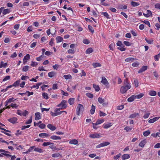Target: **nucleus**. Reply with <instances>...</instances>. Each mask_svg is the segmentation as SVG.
<instances>
[{
  "label": "nucleus",
  "mask_w": 160,
  "mask_h": 160,
  "mask_svg": "<svg viewBox=\"0 0 160 160\" xmlns=\"http://www.w3.org/2000/svg\"><path fill=\"white\" fill-rule=\"evenodd\" d=\"M84 110V107L82 105L79 104L77 108V114L78 115H79L81 112H82Z\"/></svg>",
  "instance_id": "nucleus-1"
},
{
  "label": "nucleus",
  "mask_w": 160,
  "mask_h": 160,
  "mask_svg": "<svg viewBox=\"0 0 160 160\" xmlns=\"http://www.w3.org/2000/svg\"><path fill=\"white\" fill-rule=\"evenodd\" d=\"M67 101L62 100L60 104L57 106L58 107H61V109H64L66 108L67 107Z\"/></svg>",
  "instance_id": "nucleus-2"
},
{
  "label": "nucleus",
  "mask_w": 160,
  "mask_h": 160,
  "mask_svg": "<svg viewBox=\"0 0 160 160\" xmlns=\"http://www.w3.org/2000/svg\"><path fill=\"white\" fill-rule=\"evenodd\" d=\"M110 144V143L108 142H106L101 143L97 145L96 148H100L102 147L107 146Z\"/></svg>",
  "instance_id": "nucleus-3"
},
{
  "label": "nucleus",
  "mask_w": 160,
  "mask_h": 160,
  "mask_svg": "<svg viewBox=\"0 0 160 160\" xmlns=\"http://www.w3.org/2000/svg\"><path fill=\"white\" fill-rule=\"evenodd\" d=\"M124 86L127 88L129 89L131 88V84L128 82V80L126 78L124 81Z\"/></svg>",
  "instance_id": "nucleus-4"
},
{
  "label": "nucleus",
  "mask_w": 160,
  "mask_h": 160,
  "mask_svg": "<svg viewBox=\"0 0 160 160\" xmlns=\"http://www.w3.org/2000/svg\"><path fill=\"white\" fill-rule=\"evenodd\" d=\"M129 89L123 86L121 87L120 92L122 93L123 94L125 93Z\"/></svg>",
  "instance_id": "nucleus-5"
},
{
  "label": "nucleus",
  "mask_w": 160,
  "mask_h": 160,
  "mask_svg": "<svg viewBox=\"0 0 160 160\" xmlns=\"http://www.w3.org/2000/svg\"><path fill=\"white\" fill-rule=\"evenodd\" d=\"M30 59V55L29 54H27L24 58L23 62L24 64L27 62V60Z\"/></svg>",
  "instance_id": "nucleus-6"
},
{
  "label": "nucleus",
  "mask_w": 160,
  "mask_h": 160,
  "mask_svg": "<svg viewBox=\"0 0 160 160\" xmlns=\"http://www.w3.org/2000/svg\"><path fill=\"white\" fill-rule=\"evenodd\" d=\"M101 82L103 84L106 85H107L108 84L107 80L106 78L104 77H102Z\"/></svg>",
  "instance_id": "nucleus-7"
},
{
  "label": "nucleus",
  "mask_w": 160,
  "mask_h": 160,
  "mask_svg": "<svg viewBox=\"0 0 160 160\" xmlns=\"http://www.w3.org/2000/svg\"><path fill=\"white\" fill-rule=\"evenodd\" d=\"M159 118V117H156L149 120L148 122L150 123H153L158 120Z\"/></svg>",
  "instance_id": "nucleus-8"
},
{
  "label": "nucleus",
  "mask_w": 160,
  "mask_h": 160,
  "mask_svg": "<svg viewBox=\"0 0 160 160\" xmlns=\"http://www.w3.org/2000/svg\"><path fill=\"white\" fill-rule=\"evenodd\" d=\"M137 59L136 58H134L132 57H129L126 58L125 61L127 62H133L134 60H136Z\"/></svg>",
  "instance_id": "nucleus-9"
},
{
  "label": "nucleus",
  "mask_w": 160,
  "mask_h": 160,
  "mask_svg": "<svg viewBox=\"0 0 160 160\" xmlns=\"http://www.w3.org/2000/svg\"><path fill=\"white\" fill-rule=\"evenodd\" d=\"M78 141L76 139H72L69 142V143L71 144L77 145L78 143Z\"/></svg>",
  "instance_id": "nucleus-10"
},
{
  "label": "nucleus",
  "mask_w": 160,
  "mask_h": 160,
  "mask_svg": "<svg viewBox=\"0 0 160 160\" xmlns=\"http://www.w3.org/2000/svg\"><path fill=\"white\" fill-rule=\"evenodd\" d=\"M90 137L92 138H99L101 137L100 135L98 133H94L91 134Z\"/></svg>",
  "instance_id": "nucleus-11"
},
{
  "label": "nucleus",
  "mask_w": 160,
  "mask_h": 160,
  "mask_svg": "<svg viewBox=\"0 0 160 160\" xmlns=\"http://www.w3.org/2000/svg\"><path fill=\"white\" fill-rule=\"evenodd\" d=\"M147 69V66H143L138 71L139 73H141Z\"/></svg>",
  "instance_id": "nucleus-12"
},
{
  "label": "nucleus",
  "mask_w": 160,
  "mask_h": 160,
  "mask_svg": "<svg viewBox=\"0 0 160 160\" xmlns=\"http://www.w3.org/2000/svg\"><path fill=\"white\" fill-rule=\"evenodd\" d=\"M147 142L146 139H144L141 141L139 144V146L143 148L144 146V145Z\"/></svg>",
  "instance_id": "nucleus-13"
},
{
  "label": "nucleus",
  "mask_w": 160,
  "mask_h": 160,
  "mask_svg": "<svg viewBox=\"0 0 160 160\" xmlns=\"http://www.w3.org/2000/svg\"><path fill=\"white\" fill-rule=\"evenodd\" d=\"M47 127L52 131H54L56 129V128L54 126H53L52 124H49L47 126Z\"/></svg>",
  "instance_id": "nucleus-14"
},
{
  "label": "nucleus",
  "mask_w": 160,
  "mask_h": 160,
  "mask_svg": "<svg viewBox=\"0 0 160 160\" xmlns=\"http://www.w3.org/2000/svg\"><path fill=\"white\" fill-rule=\"evenodd\" d=\"M52 156L53 158H58L60 157L61 158L62 157V155L59 153H55L52 154Z\"/></svg>",
  "instance_id": "nucleus-15"
},
{
  "label": "nucleus",
  "mask_w": 160,
  "mask_h": 160,
  "mask_svg": "<svg viewBox=\"0 0 160 160\" xmlns=\"http://www.w3.org/2000/svg\"><path fill=\"white\" fill-rule=\"evenodd\" d=\"M130 158V155L128 154H124L122 155V160L127 159Z\"/></svg>",
  "instance_id": "nucleus-16"
},
{
  "label": "nucleus",
  "mask_w": 160,
  "mask_h": 160,
  "mask_svg": "<svg viewBox=\"0 0 160 160\" xmlns=\"http://www.w3.org/2000/svg\"><path fill=\"white\" fill-rule=\"evenodd\" d=\"M35 120H38L41 118L40 113L39 112H37L35 113Z\"/></svg>",
  "instance_id": "nucleus-17"
},
{
  "label": "nucleus",
  "mask_w": 160,
  "mask_h": 160,
  "mask_svg": "<svg viewBox=\"0 0 160 160\" xmlns=\"http://www.w3.org/2000/svg\"><path fill=\"white\" fill-rule=\"evenodd\" d=\"M95 106H94L93 104H92V106L91 109L90 110V113L92 115L93 114L95 111Z\"/></svg>",
  "instance_id": "nucleus-18"
},
{
  "label": "nucleus",
  "mask_w": 160,
  "mask_h": 160,
  "mask_svg": "<svg viewBox=\"0 0 160 160\" xmlns=\"http://www.w3.org/2000/svg\"><path fill=\"white\" fill-rule=\"evenodd\" d=\"M135 95L131 96L130 98H128V102H132L135 99Z\"/></svg>",
  "instance_id": "nucleus-19"
},
{
  "label": "nucleus",
  "mask_w": 160,
  "mask_h": 160,
  "mask_svg": "<svg viewBox=\"0 0 160 160\" xmlns=\"http://www.w3.org/2000/svg\"><path fill=\"white\" fill-rule=\"evenodd\" d=\"M34 151L37 152L39 153H42L43 152V150L42 149L38 147H35V148L34 149Z\"/></svg>",
  "instance_id": "nucleus-20"
},
{
  "label": "nucleus",
  "mask_w": 160,
  "mask_h": 160,
  "mask_svg": "<svg viewBox=\"0 0 160 160\" xmlns=\"http://www.w3.org/2000/svg\"><path fill=\"white\" fill-rule=\"evenodd\" d=\"M56 73L54 72H51L48 74V76L50 78H52L56 75Z\"/></svg>",
  "instance_id": "nucleus-21"
},
{
  "label": "nucleus",
  "mask_w": 160,
  "mask_h": 160,
  "mask_svg": "<svg viewBox=\"0 0 160 160\" xmlns=\"http://www.w3.org/2000/svg\"><path fill=\"white\" fill-rule=\"evenodd\" d=\"M17 120V119L16 117H13L12 118L10 119L9 121L11 122L14 123L16 122Z\"/></svg>",
  "instance_id": "nucleus-22"
},
{
  "label": "nucleus",
  "mask_w": 160,
  "mask_h": 160,
  "mask_svg": "<svg viewBox=\"0 0 160 160\" xmlns=\"http://www.w3.org/2000/svg\"><path fill=\"white\" fill-rule=\"evenodd\" d=\"M50 138L53 140H60L61 138L59 136H52L50 137Z\"/></svg>",
  "instance_id": "nucleus-23"
},
{
  "label": "nucleus",
  "mask_w": 160,
  "mask_h": 160,
  "mask_svg": "<svg viewBox=\"0 0 160 160\" xmlns=\"http://www.w3.org/2000/svg\"><path fill=\"white\" fill-rule=\"evenodd\" d=\"M112 124L111 123H108L106 124H104L103 127L104 128H108L112 125Z\"/></svg>",
  "instance_id": "nucleus-24"
},
{
  "label": "nucleus",
  "mask_w": 160,
  "mask_h": 160,
  "mask_svg": "<svg viewBox=\"0 0 160 160\" xmlns=\"http://www.w3.org/2000/svg\"><path fill=\"white\" fill-rule=\"evenodd\" d=\"M7 65H8V63L7 62L4 63L3 61H2L0 62V68H1L3 67L5 68L6 67V66Z\"/></svg>",
  "instance_id": "nucleus-25"
},
{
  "label": "nucleus",
  "mask_w": 160,
  "mask_h": 160,
  "mask_svg": "<svg viewBox=\"0 0 160 160\" xmlns=\"http://www.w3.org/2000/svg\"><path fill=\"white\" fill-rule=\"evenodd\" d=\"M56 39L57 43L61 42L63 40L62 38L60 36L57 37Z\"/></svg>",
  "instance_id": "nucleus-26"
},
{
  "label": "nucleus",
  "mask_w": 160,
  "mask_h": 160,
  "mask_svg": "<svg viewBox=\"0 0 160 160\" xmlns=\"http://www.w3.org/2000/svg\"><path fill=\"white\" fill-rule=\"evenodd\" d=\"M10 12V10L8 9H3L2 11V13L3 15H5L9 13Z\"/></svg>",
  "instance_id": "nucleus-27"
},
{
  "label": "nucleus",
  "mask_w": 160,
  "mask_h": 160,
  "mask_svg": "<svg viewBox=\"0 0 160 160\" xmlns=\"http://www.w3.org/2000/svg\"><path fill=\"white\" fill-rule=\"evenodd\" d=\"M21 82V80L20 79L14 82L13 85L14 87L18 86L20 84Z\"/></svg>",
  "instance_id": "nucleus-28"
},
{
  "label": "nucleus",
  "mask_w": 160,
  "mask_h": 160,
  "mask_svg": "<svg viewBox=\"0 0 160 160\" xmlns=\"http://www.w3.org/2000/svg\"><path fill=\"white\" fill-rule=\"evenodd\" d=\"M42 83L41 82L38 83L36 85H33L31 87V88H35L37 89H38L39 88V87L42 84Z\"/></svg>",
  "instance_id": "nucleus-29"
},
{
  "label": "nucleus",
  "mask_w": 160,
  "mask_h": 160,
  "mask_svg": "<svg viewBox=\"0 0 160 160\" xmlns=\"http://www.w3.org/2000/svg\"><path fill=\"white\" fill-rule=\"evenodd\" d=\"M139 115V114L138 113H133L131 115H130L129 117V118H135L137 116H138Z\"/></svg>",
  "instance_id": "nucleus-30"
},
{
  "label": "nucleus",
  "mask_w": 160,
  "mask_h": 160,
  "mask_svg": "<svg viewBox=\"0 0 160 160\" xmlns=\"http://www.w3.org/2000/svg\"><path fill=\"white\" fill-rule=\"evenodd\" d=\"M131 4L133 7H136L140 5V3L137 2L132 1L131 2Z\"/></svg>",
  "instance_id": "nucleus-31"
},
{
  "label": "nucleus",
  "mask_w": 160,
  "mask_h": 160,
  "mask_svg": "<svg viewBox=\"0 0 160 160\" xmlns=\"http://www.w3.org/2000/svg\"><path fill=\"white\" fill-rule=\"evenodd\" d=\"M74 98H70L68 100V102L70 105H72L74 103Z\"/></svg>",
  "instance_id": "nucleus-32"
},
{
  "label": "nucleus",
  "mask_w": 160,
  "mask_h": 160,
  "mask_svg": "<svg viewBox=\"0 0 160 160\" xmlns=\"http://www.w3.org/2000/svg\"><path fill=\"white\" fill-rule=\"evenodd\" d=\"M98 101L100 103L102 104L103 105H104V103H103L104 101V99L102 98L99 97L98 98Z\"/></svg>",
  "instance_id": "nucleus-33"
},
{
  "label": "nucleus",
  "mask_w": 160,
  "mask_h": 160,
  "mask_svg": "<svg viewBox=\"0 0 160 160\" xmlns=\"http://www.w3.org/2000/svg\"><path fill=\"white\" fill-rule=\"evenodd\" d=\"M93 87L96 91L98 92L99 91L100 88L98 85L95 84H93Z\"/></svg>",
  "instance_id": "nucleus-34"
},
{
  "label": "nucleus",
  "mask_w": 160,
  "mask_h": 160,
  "mask_svg": "<svg viewBox=\"0 0 160 160\" xmlns=\"http://www.w3.org/2000/svg\"><path fill=\"white\" fill-rule=\"evenodd\" d=\"M115 46V44L113 42L112 43L109 45L110 49L112 50H113Z\"/></svg>",
  "instance_id": "nucleus-35"
},
{
  "label": "nucleus",
  "mask_w": 160,
  "mask_h": 160,
  "mask_svg": "<svg viewBox=\"0 0 160 160\" xmlns=\"http://www.w3.org/2000/svg\"><path fill=\"white\" fill-rule=\"evenodd\" d=\"M63 77L66 80L71 79L72 78V76L70 74L64 75Z\"/></svg>",
  "instance_id": "nucleus-36"
},
{
  "label": "nucleus",
  "mask_w": 160,
  "mask_h": 160,
  "mask_svg": "<svg viewBox=\"0 0 160 160\" xmlns=\"http://www.w3.org/2000/svg\"><path fill=\"white\" fill-rule=\"evenodd\" d=\"M149 94L151 96H154L156 95V92L155 91H151L149 92Z\"/></svg>",
  "instance_id": "nucleus-37"
},
{
  "label": "nucleus",
  "mask_w": 160,
  "mask_h": 160,
  "mask_svg": "<svg viewBox=\"0 0 160 160\" xmlns=\"http://www.w3.org/2000/svg\"><path fill=\"white\" fill-rule=\"evenodd\" d=\"M104 121V119L98 120L96 122V124L98 125L103 123Z\"/></svg>",
  "instance_id": "nucleus-38"
},
{
  "label": "nucleus",
  "mask_w": 160,
  "mask_h": 160,
  "mask_svg": "<svg viewBox=\"0 0 160 160\" xmlns=\"http://www.w3.org/2000/svg\"><path fill=\"white\" fill-rule=\"evenodd\" d=\"M144 94L143 93H140L138 95H135V98L137 99H139L141 98L143 96Z\"/></svg>",
  "instance_id": "nucleus-39"
},
{
  "label": "nucleus",
  "mask_w": 160,
  "mask_h": 160,
  "mask_svg": "<svg viewBox=\"0 0 160 160\" xmlns=\"http://www.w3.org/2000/svg\"><path fill=\"white\" fill-rule=\"evenodd\" d=\"M93 51V50L92 48H89L86 51V53L87 54H89L92 53Z\"/></svg>",
  "instance_id": "nucleus-40"
},
{
  "label": "nucleus",
  "mask_w": 160,
  "mask_h": 160,
  "mask_svg": "<svg viewBox=\"0 0 160 160\" xmlns=\"http://www.w3.org/2000/svg\"><path fill=\"white\" fill-rule=\"evenodd\" d=\"M150 134V131L149 130H147L145 132H143V134L145 137L148 136Z\"/></svg>",
  "instance_id": "nucleus-41"
},
{
  "label": "nucleus",
  "mask_w": 160,
  "mask_h": 160,
  "mask_svg": "<svg viewBox=\"0 0 160 160\" xmlns=\"http://www.w3.org/2000/svg\"><path fill=\"white\" fill-rule=\"evenodd\" d=\"M134 84L136 87H137L138 86V82L137 79H134Z\"/></svg>",
  "instance_id": "nucleus-42"
},
{
  "label": "nucleus",
  "mask_w": 160,
  "mask_h": 160,
  "mask_svg": "<svg viewBox=\"0 0 160 160\" xmlns=\"http://www.w3.org/2000/svg\"><path fill=\"white\" fill-rule=\"evenodd\" d=\"M39 136L41 137H44L48 136V135L46 133H41L39 134Z\"/></svg>",
  "instance_id": "nucleus-43"
},
{
  "label": "nucleus",
  "mask_w": 160,
  "mask_h": 160,
  "mask_svg": "<svg viewBox=\"0 0 160 160\" xmlns=\"http://www.w3.org/2000/svg\"><path fill=\"white\" fill-rule=\"evenodd\" d=\"M118 49L121 51H124L126 49L125 48H124L123 45H121L120 46H119L118 48Z\"/></svg>",
  "instance_id": "nucleus-44"
},
{
  "label": "nucleus",
  "mask_w": 160,
  "mask_h": 160,
  "mask_svg": "<svg viewBox=\"0 0 160 160\" xmlns=\"http://www.w3.org/2000/svg\"><path fill=\"white\" fill-rule=\"evenodd\" d=\"M88 29H89L90 32H92V33H93L94 30L92 28V27L90 25H89L88 27Z\"/></svg>",
  "instance_id": "nucleus-45"
},
{
  "label": "nucleus",
  "mask_w": 160,
  "mask_h": 160,
  "mask_svg": "<svg viewBox=\"0 0 160 160\" xmlns=\"http://www.w3.org/2000/svg\"><path fill=\"white\" fill-rule=\"evenodd\" d=\"M92 65L94 68H96L98 67H100L101 66V64L98 63H92Z\"/></svg>",
  "instance_id": "nucleus-46"
},
{
  "label": "nucleus",
  "mask_w": 160,
  "mask_h": 160,
  "mask_svg": "<svg viewBox=\"0 0 160 160\" xmlns=\"http://www.w3.org/2000/svg\"><path fill=\"white\" fill-rule=\"evenodd\" d=\"M29 67L28 66H25L23 67L22 70L24 72H26L28 70Z\"/></svg>",
  "instance_id": "nucleus-47"
},
{
  "label": "nucleus",
  "mask_w": 160,
  "mask_h": 160,
  "mask_svg": "<svg viewBox=\"0 0 160 160\" xmlns=\"http://www.w3.org/2000/svg\"><path fill=\"white\" fill-rule=\"evenodd\" d=\"M42 95L43 97L46 99H48V94L45 92H44L42 94Z\"/></svg>",
  "instance_id": "nucleus-48"
},
{
  "label": "nucleus",
  "mask_w": 160,
  "mask_h": 160,
  "mask_svg": "<svg viewBox=\"0 0 160 160\" xmlns=\"http://www.w3.org/2000/svg\"><path fill=\"white\" fill-rule=\"evenodd\" d=\"M38 127L40 128L44 129L45 128L46 125L45 124L41 123L38 126Z\"/></svg>",
  "instance_id": "nucleus-49"
},
{
  "label": "nucleus",
  "mask_w": 160,
  "mask_h": 160,
  "mask_svg": "<svg viewBox=\"0 0 160 160\" xmlns=\"http://www.w3.org/2000/svg\"><path fill=\"white\" fill-rule=\"evenodd\" d=\"M10 106L12 108H17L18 107V105L16 103H12L10 104Z\"/></svg>",
  "instance_id": "nucleus-50"
},
{
  "label": "nucleus",
  "mask_w": 160,
  "mask_h": 160,
  "mask_svg": "<svg viewBox=\"0 0 160 160\" xmlns=\"http://www.w3.org/2000/svg\"><path fill=\"white\" fill-rule=\"evenodd\" d=\"M139 65V63L138 62L133 63L132 66L134 67H137Z\"/></svg>",
  "instance_id": "nucleus-51"
},
{
  "label": "nucleus",
  "mask_w": 160,
  "mask_h": 160,
  "mask_svg": "<svg viewBox=\"0 0 160 160\" xmlns=\"http://www.w3.org/2000/svg\"><path fill=\"white\" fill-rule=\"evenodd\" d=\"M10 77L9 76H7L3 79V81L4 82L10 79Z\"/></svg>",
  "instance_id": "nucleus-52"
},
{
  "label": "nucleus",
  "mask_w": 160,
  "mask_h": 160,
  "mask_svg": "<svg viewBox=\"0 0 160 160\" xmlns=\"http://www.w3.org/2000/svg\"><path fill=\"white\" fill-rule=\"evenodd\" d=\"M43 57L44 56L43 55H41L40 57L37 58L36 59L38 61H40Z\"/></svg>",
  "instance_id": "nucleus-53"
},
{
  "label": "nucleus",
  "mask_w": 160,
  "mask_h": 160,
  "mask_svg": "<svg viewBox=\"0 0 160 160\" xmlns=\"http://www.w3.org/2000/svg\"><path fill=\"white\" fill-rule=\"evenodd\" d=\"M101 14L104 15L105 17L108 18H109V15L107 12H102Z\"/></svg>",
  "instance_id": "nucleus-54"
},
{
  "label": "nucleus",
  "mask_w": 160,
  "mask_h": 160,
  "mask_svg": "<svg viewBox=\"0 0 160 160\" xmlns=\"http://www.w3.org/2000/svg\"><path fill=\"white\" fill-rule=\"evenodd\" d=\"M86 96L88 98H92L93 97V95L90 93H87L86 94Z\"/></svg>",
  "instance_id": "nucleus-55"
},
{
  "label": "nucleus",
  "mask_w": 160,
  "mask_h": 160,
  "mask_svg": "<svg viewBox=\"0 0 160 160\" xmlns=\"http://www.w3.org/2000/svg\"><path fill=\"white\" fill-rule=\"evenodd\" d=\"M68 52L69 54H74L75 52V51L73 49H69L67 51Z\"/></svg>",
  "instance_id": "nucleus-56"
},
{
  "label": "nucleus",
  "mask_w": 160,
  "mask_h": 160,
  "mask_svg": "<svg viewBox=\"0 0 160 160\" xmlns=\"http://www.w3.org/2000/svg\"><path fill=\"white\" fill-rule=\"evenodd\" d=\"M52 144V143L47 142H44L42 144V146H46L49 145H50L51 144Z\"/></svg>",
  "instance_id": "nucleus-57"
},
{
  "label": "nucleus",
  "mask_w": 160,
  "mask_h": 160,
  "mask_svg": "<svg viewBox=\"0 0 160 160\" xmlns=\"http://www.w3.org/2000/svg\"><path fill=\"white\" fill-rule=\"evenodd\" d=\"M83 42L85 44H88L90 42L89 40L87 39H85L83 40Z\"/></svg>",
  "instance_id": "nucleus-58"
},
{
  "label": "nucleus",
  "mask_w": 160,
  "mask_h": 160,
  "mask_svg": "<svg viewBox=\"0 0 160 160\" xmlns=\"http://www.w3.org/2000/svg\"><path fill=\"white\" fill-rule=\"evenodd\" d=\"M145 40L146 41V42L150 44H152L153 43V41L152 40H148L147 38H146Z\"/></svg>",
  "instance_id": "nucleus-59"
},
{
  "label": "nucleus",
  "mask_w": 160,
  "mask_h": 160,
  "mask_svg": "<svg viewBox=\"0 0 160 160\" xmlns=\"http://www.w3.org/2000/svg\"><path fill=\"white\" fill-rule=\"evenodd\" d=\"M29 77L27 76H23L22 75V76L21 77V79L22 80H26V79L28 78Z\"/></svg>",
  "instance_id": "nucleus-60"
},
{
  "label": "nucleus",
  "mask_w": 160,
  "mask_h": 160,
  "mask_svg": "<svg viewBox=\"0 0 160 160\" xmlns=\"http://www.w3.org/2000/svg\"><path fill=\"white\" fill-rule=\"evenodd\" d=\"M32 117H30V118L27 121H26V122L25 123L26 124H28L31 123L32 122Z\"/></svg>",
  "instance_id": "nucleus-61"
},
{
  "label": "nucleus",
  "mask_w": 160,
  "mask_h": 160,
  "mask_svg": "<svg viewBox=\"0 0 160 160\" xmlns=\"http://www.w3.org/2000/svg\"><path fill=\"white\" fill-rule=\"evenodd\" d=\"M13 99H14L13 98H9V99H8L7 100V102H8L9 103H10L14 101L13 100Z\"/></svg>",
  "instance_id": "nucleus-62"
},
{
  "label": "nucleus",
  "mask_w": 160,
  "mask_h": 160,
  "mask_svg": "<svg viewBox=\"0 0 160 160\" xmlns=\"http://www.w3.org/2000/svg\"><path fill=\"white\" fill-rule=\"evenodd\" d=\"M123 43L127 46H130L131 45V43L129 42L124 41Z\"/></svg>",
  "instance_id": "nucleus-63"
},
{
  "label": "nucleus",
  "mask_w": 160,
  "mask_h": 160,
  "mask_svg": "<svg viewBox=\"0 0 160 160\" xmlns=\"http://www.w3.org/2000/svg\"><path fill=\"white\" fill-rule=\"evenodd\" d=\"M150 113H147L145 114L144 115L143 117L144 119H146L148 118L149 116L150 115Z\"/></svg>",
  "instance_id": "nucleus-64"
}]
</instances>
